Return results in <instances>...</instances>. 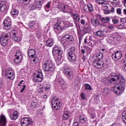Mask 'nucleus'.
Segmentation results:
<instances>
[{
  "mask_svg": "<svg viewBox=\"0 0 126 126\" xmlns=\"http://www.w3.org/2000/svg\"><path fill=\"white\" fill-rule=\"evenodd\" d=\"M108 81L111 84H114V87H112L111 90L117 95H121L125 91L126 79L122 74H117L116 73H111Z\"/></svg>",
  "mask_w": 126,
  "mask_h": 126,
  "instance_id": "obj_1",
  "label": "nucleus"
},
{
  "mask_svg": "<svg viewBox=\"0 0 126 126\" xmlns=\"http://www.w3.org/2000/svg\"><path fill=\"white\" fill-rule=\"evenodd\" d=\"M63 52L62 48L59 46H55L53 48V54L57 64H61L62 63V55H63Z\"/></svg>",
  "mask_w": 126,
  "mask_h": 126,
  "instance_id": "obj_2",
  "label": "nucleus"
},
{
  "mask_svg": "<svg viewBox=\"0 0 126 126\" xmlns=\"http://www.w3.org/2000/svg\"><path fill=\"white\" fill-rule=\"evenodd\" d=\"M42 68L44 71H50L53 72L55 68V63L50 60H46L42 64Z\"/></svg>",
  "mask_w": 126,
  "mask_h": 126,
  "instance_id": "obj_3",
  "label": "nucleus"
},
{
  "mask_svg": "<svg viewBox=\"0 0 126 126\" xmlns=\"http://www.w3.org/2000/svg\"><path fill=\"white\" fill-rule=\"evenodd\" d=\"M74 52H75V48L74 47H71L67 51V59L71 63H74L76 60V56Z\"/></svg>",
  "mask_w": 126,
  "mask_h": 126,
  "instance_id": "obj_4",
  "label": "nucleus"
},
{
  "mask_svg": "<svg viewBox=\"0 0 126 126\" xmlns=\"http://www.w3.org/2000/svg\"><path fill=\"white\" fill-rule=\"evenodd\" d=\"M63 73L67 77V79L69 80H72L73 78V72L70 69L68 68L67 67L63 66Z\"/></svg>",
  "mask_w": 126,
  "mask_h": 126,
  "instance_id": "obj_5",
  "label": "nucleus"
},
{
  "mask_svg": "<svg viewBox=\"0 0 126 126\" xmlns=\"http://www.w3.org/2000/svg\"><path fill=\"white\" fill-rule=\"evenodd\" d=\"M5 76L8 79H14L15 75H14V70H12L11 68H8L5 70Z\"/></svg>",
  "mask_w": 126,
  "mask_h": 126,
  "instance_id": "obj_6",
  "label": "nucleus"
},
{
  "mask_svg": "<svg viewBox=\"0 0 126 126\" xmlns=\"http://www.w3.org/2000/svg\"><path fill=\"white\" fill-rule=\"evenodd\" d=\"M61 101L60 99L58 97H54L53 98L52 101V106L54 109L56 110V111H58L61 109Z\"/></svg>",
  "mask_w": 126,
  "mask_h": 126,
  "instance_id": "obj_7",
  "label": "nucleus"
},
{
  "mask_svg": "<svg viewBox=\"0 0 126 126\" xmlns=\"http://www.w3.org/2000/svg\"><path fill=\"white\" fill-rule=\"evenodd\" d=\"M61 23H62V21L61 19L59 18L57 20V23L54 26V31L57 34H59V33H61L63 31V28H62Z\"/></svg>",
  "mask_w": 126,
  "mask_h": 126,
  "instance_id": "obj_8",
  "label": "nucleus"
},
{
  "mask_svg": "<svg viewBox=\"0 0 126 126\" xmlns=\"http://www.w3.org/2000/svg\"><path fill=\"white\" fill-rule=\"evenodd\" d=\"M38 73L36 75H34L33 76L32 80L34 82H41L43 80V76L42 73V71L39 70L38 71Z\"/></svg>",
  "mask_w": 126,
  "mask_h": 126,
  "instance_id": "obj_9",
  "label": "nucleus"
},
{
  "mask_svg": "<svg viewBox=\"0 0 126 126\" xmlns=\"http://www.w3.org/2000/svg\"><path fill=\"white\" fill-rule=\"evenodd\" d=\"M22 126H28L29 125H33V121L29 118H24L21 120Z\"/></svg>",
  "mask_w": 126,
  "mask_h": 126,
  "instance_id": "obj_10",
  "label": "nucleus"
},
{
  "mask_svg": "<svg viewBox=\"0 0 126 126\" xmlns=\"http://www.w3.org/2000/svg\"><path fill=\"white\" fill-rule=\"evenodd\" d=\"M8 34H2L0 38V43L2 46H5L7 44H8Z\"/></svg>",
  "mask_w": 126,
  "mask_h": 126,
  "instance_id": "obj_11",
  "label": "nucleus"
},
{
  "mask_svg": "<svg viewBox=\"0 0 126 126\" xmlns=\"http://www.w3.org/2000/svg\"><path fill=\"white\" fill-rule=\"evenodd\" d=\"M85 44H88L89 46L90 47H94V46H96V44H97V42L96 40H93L91 39V37H86L84 39Z\"/></svg>",
  "mask_w": 126,
  "mask_h": 126,
  "instance_id": "obj_12",
  "label": "nucleus"
},
{
  "mask_svg": "<svg viewBox=\"0 0 126 126\" xmlns=\"http://www.w3.org/2000/svg\"><path fill=\"white\" fill-rule=\"evenodd\" d=\"M93 65L96 67V68L100 69L102 68L104 65V63L101 61H98L96 60H94L93 61Z\"/></svg>",
  "mask_w": 126,
  "mask_h": 126,
  "instance_id": "obj_13",
  "label": "nucleus"
},
{
  "mask_svg": "<svg viewBox=\"0 0 126 126\" xmlns=\"http://www.w3.org/2000/svg\"><path fill=\"white\" fill-rule=\"evenodd\" d=\"M7 124V119L3 114H1L0 116V126H6Z\"/></svg>",
  "mask_w": 126,
  "mask_h": 126,
  "instance_id": "obj_14",
  "label": "nucleus"
},
{
  "mask_svg": "<svg viewBox=\"0 0 126 126\" xmlns=\"http://www.w3.org/2000/svg\"><path fill=\"white\" fill-rule=\"evenodd\" d=\"M10 37L12 38L15 41L19 42L20 41V37L18 36V34L15 31H12L10 32Z\"/></svg>",
  "mask_w": 126,
  "mask_h": 126,
  "instance_id": "obj_15",
  "label": "nucleus"
},
{
  "mask_svg": "<svg viewBox=\"0 0 126 126\" xmlns=\"http://www.w3.org/2000/svg\"><path fill=\"white\" fill-rule=\"evenodd\" d=\"M122 57H123V54L121 51H117L115 53V54H112V58L113 60H115V61H119V60H121L122 59Z\"/></svg>",
  "mask_w": 126,
  "mask_h": 126,
  "instance_id": "obj_16",
  "label": "nucleus"
},
{
  "mask_svg": "<svg viewBox=\"0 0 126 126\" xmlns=\"http://www.w3.org/2000/svg\"><path fill=\"white\" fill-rule=\"evenodd\" d=\"M84 10L85 12H88V11L92 12L93 11H94V7H93V5H92V4L89 3L87 5L84 6Z\"/></svg>",
  "mask_w": 126,
  "mask_h": 126,
  "instance_id": "obj_17",
  "label": "nucleus"
},
{
  "mask_svg": "<svg viewBox=\"0 0 126 126\" xmlns=\"http://www.w3.org/2000/svg\"><path fill=\"white\" fill-rule=\"evenodd\" d=\"M6 9H7V6H6V2L0 1V11H1V12H4Z\"/></svg>",
  "mask_w": 126,
  "mask_h": 126,
  "instance_id": "obj_18",
  "label": "nucleus"
},
{
  "mask_svg": "<svg viewBox=\"0 0 126 126\" xmlns=\"http://www.w3.org/2000/svg\"><path fill=\"white\" fill-rule=\"evenodd\" d=\"M5 30H9L10 29V25L11 24V20H5L3 21Z\"/></svg>",
  "mask_w": 126,
  "mask_h": 126,
  "instance_id": "obj_19",
  "label": "nucleus"
},
{
  "mask_svg": "<svg viewBox=\"0 0 126 126\" xmlns=\"http://www.w3.org/2000/svg\"><path fill=\"white\" fill-rule=\"evenodd\" d=\"M91 22L92 24L95 27H97V26H102V24L100 23L99 20L97 19H91Z\"/></svg>",
  "mask_w": 126,
  "mask_h": 126,
  "instance_id": "obj_20",
  "label": "nucleus"
},
{
  "mask_svg": "<svg viewBox=\"0 0 126 126\" xmlns=\"http://www.w3.org/2000/svg\"><path fill=\"white\" fill-rule=\"evenodd\" d=\"M107 32L106 30L98 31L96 32V35L98 37H106Z\"/></svg>",
  "mask_w": 126,
  "mask_h": 126,
  "instance_id": "obj_21",
  "label": "nucleus"
},
{
  "mask_svg": "<svg viewBox=\"0 0 126 126\" xmlns=\"http://www.w3.org/2000/svg\"><path fill=\"white\" fill-rule=\"evenodd\" d=\"M110 36L114 41H120L121 40V36L117 33H112Z\"/></svg>",
  "mask_w": 126,
  "mask_h": 126,
  "instance_id": "obj_22",
  "label": "nucleus"
},
{
  "mask_svg": "<svg viewBox=\"0 0 126 126\" xmlns=\"http://www.w3.org/2000/svg\"><path fill=\"white\" fill-rule=\"evenodd\" d=\"M87 121V117L85 115H81L78 118V121L80 124H85Z\"/></svg>",
  "mask_w": 126,
  "mask_h": 126,
  "instance_id": "obj_23",
  "label": "nucleus"
},
{
  "mask_svg": "<svg viewBox=\"0 0 126 126\" xmlns=\"http://www.w3.org/2000/svg\"><path fill=\"white\" fill-rule=\"evenodd\" d=\"M28 55L29 58H34L36 57V52L33 49H30L28 51Z\"/></svg>",
  "mask_w": 126,
  "mask_h": 126,
  "instance_id": "obj_24",
  "label": "nucleus"
},
{
  "mask_svg": "<svg viewBox=\"0 0 126 126\" xmlns=\"http://www.w3.org/2000/svg\"><path fill=\"white\" fill-rule=\"evenodd\" d=\"M72 17H73L74 23L76 24L79 22V21L80 20V17L78 16V14H72Z\"/></svg>",
  "mask_w": 126,
  "mask_h": 126,
  "instance_id": "obj_25",
  "label": "nucleus"
},
{
  "mask_svg": "<svg viewBox=\"0 0 126 126\" xmlns=\"http://www.w3.org/2000/svg\"><path fill=\"white\" fill-rule=\"evenodd\" d=\"M44 0H35L34 1V5L36 8H40L42 6L43 3V1Z\"/></svg>",
  "mask_w": 126,
  "mask_h": 126,
  "instance_id": "obj_26",
  "label": "nucleus"
},
{
  "mask_svg": "<svg viewBox=\"0 0 126 126\" xmlns=\"http://www.w3.org/2000/svg\"><path fill=\"white\" fill-rule=\"evenodd\" d=\"M63 38L68 42H73V41L74 40V39H73V37H72V35H70L69 34L65 35L63 37Z\"/></svg>",
  "mask_w": 126,
  "mask_h": 126,
  "instance_id": "obj_27",
  "label": "nucleus"
},
{
  "mask_svg": "<svg viewBox=\"0 0 126 126\" xmlns=\"http://www.w3.org/2000/svg\"><path fill=\"white\" fill-rule=\"evenodd\" d=\"M19 115V114L18 113V111H15L13 114L10 116V119H11L12 120H15L18 118Z\"/></svg>",
  "mask_w": 126,
  "mask_h": 126,
  "instance_id": "obj_28",
  "label": "nucleus"
},
{
  "mask_svg": "<svg viewBox=\"0 0 126 126\" xmlns=\"http://www.w3.org/2000/svg\"><path fill=\"white\" fill-rule=\"evenodd\" d=\"M126 18H122L121 19V24L119 25L118 28L119 29H124V26L125 25V22L126 23Z\"/></svg>",
  "mask_w": 126,
  "mask_h": 126,
  "instance_id": "obj_29",
  "label": "nucleus"
},
{
  "mask_svg": "<svg viewBox=\"0 0 126 126\" xmlns=\"http://www.w3.org/2000/svg\"><path fill=\"white\" fill-rule=\"evenodd\" d=\"M54 39L52 38H48V39L46 41V45L47 47H52L53 45H54Z\"/></svg>",
  "mask_w": 126,
  "mask_h": 126,
  "instance_id": "obj_30",
  "label": "nucleus"
},
{
  "mask_svg": "<svg viewBox=\"0 0 126 126\" xmlns=\"http://www.w3.org/2000/svg\"><path fill=\"white\" fill-rule=\"evenodd\" d=\"M22 59H23V57H15L14 59V62L15 63H19L22 62Z\"/></svg>",
  "mask_w": 126,
  "mask_h": 126,
  "instance_id": "obj_31",
  "label": "nucleus"
},
{
  "mask_svg": "<svg viewBox=\"0 0 126 126\" xmlns=\"http://www.w3.org/2000/svg\"><path fill=\"white\" fill-rule=\"evenodd\" d=\"M11 14L14 17H16L18 15V11L15 9H12L11 11Z\"/></svg>",
  "mask_w": 126,
  "mask_h": 126,
  "instance_id": "obj_32",
  "label": "nucleus"
},
{
  "mask_svg": "<svg viewBox=\"0 0 126 126\" xmlns=\"http://www.w3.org/2000/svg\"><path fill=\"white\" fill-rule=\"evenodd\" d=\"M110 20H111V19L109 17H105L101 19V21L102 23H108L110 22Z\"/></svg>",
  "mask_w": 126,
  "mask_h": 126,
  "instance_id": "obj_33",
  "label": "nucleus"
},
{
  "mask_svg": "<svg viewBox=\"0 0 126 126\" xmlns=\"http://www.w3.org/2000/svg\"><path fill=\"white\" fill-rule=\"evenodd\" d=\"M43 87L44 88V90L46 91V92H48L49 90L51 89V85H48L46 83H44L43 84Z\"/></svg>",
  "mask_w": 126,
  "mask_h": 126,
  "instance_id": "obj_34",
  "label": "nucleus"
},
{
  "mask_svg": "<svg viewBox=\"0 0 126 126\" xmlns=\"http://www.w3.org/2000/svg\"><path fill=\"white\" fill-rule=\"evenodd\" d=\"M38 102H39V100H38L37 99L33 100L31 103L32 107V108H35L36 107V106H37L38 105Z\"/></svg>",
  "mask_w": 126,
  "mask_h": 126,
  "instance_id": "obj_35",
  "label": "nucleus"
},
{
  "mask_svg": "<svg viewBox=\"0 0 126 126\" xmlns=\"http://www.w3.org/2000/svg\"><path fill=\"white\" fill-rule=\"evenodd\" d=\"M61 44L64 46V47H66L67 45H68V41L66 40V39H65L63 38V37L61 39Z\"/></svg>",
  "mask_w": 126,
  "mask_h": 126,
  "instance_id": "obj_36",
  "label": "nucleus"
},
{
  "mask_svg": "<svg viewBox=\"0 0 126 126\" xmlns=\"http://www.w3.org/2000/svg\"><path fill=\"white\" fill-rule=\"evenodd\" d=\"M15 57L23 58V56L22 55V53H21V51H20V50L16 51V54L15 55Z\"/></svg>",
  "mask_w": 126,
  "mask_h": 126,
  "instance_id": "obj_37",
  "label": "nucleus"
},
{
  "mask_svg": "<svg viewBox=\"0 0 126 126\" xmlns=\"http://www.w3.org/2000/svg\"><path fill=\"white\" fill-rule=\"evenodd\" d=\"M102 93L103 96H107L109 94V90L107 88L103 89L102 90Z\"/></svg>",
  "mask_w": 126,
  "mask_h": 126,
  "instance_id": "obj_38",
  "label": "nucleus"
},
{
  "mask_svg": "<svg viewBox=\"0 0 126 126\" xmlns=\"http://www.w3.org/2000/svg\"><path fill=\"white\" fill-rule=\"evenodd\" d=\"M63 120H67L69 118V114L67 112H64L63 116Z\"/></svg>",
  "mask_w": 126,
  "mask_h": 126,
  "instance_id": "obj_39",
  "label": "nucleus"
},
{
  "mask_svg": "<svg viewBox=\"0 0 126 126\" xmlns=\"http://www.w3.org/2000/svg\"><path fill=\"white\" fill-rule=\"evenodd\" d=\"M96 58H98V60L99 61H101V60H103V58H104V55L102 53H97L96 56Z\"/></svg>",
  "mask_w": 126,
  "mask_h": 126,
  "instance_id": "obj_40",
  "label": "nucleus"
},
{
  "mask_svg": "<svg viewBox=\"0 0 126 126\" xmlns=\"http://www.w3.org/2000/svg\"><path fill=\"white\" fill-rule=\"evenodd\" d=\"M58 8L59 9H61V10H64L65 9V5L64 4H60L58 5Z\"/></svg>",
  "mask_w": 126,
  "mask_h": 126,
  "instance_id": "obj_41",
  "label": "nucleus"
},
{
  "mask_svg": "<svg viewBox=\"0 0 126 126\" xmlns=\"http://www.w3.org/2000/svg\"><path fill=\"white\" fill-rule=\"evenodd\" d=\"M105 0H95V2L97 4H105Z\"/></svg>",
  "mask_w": 126,
  "mask_h": 126,
  "instance_id": "obj_42",
  "label": "nucleus"
},
{
  "mask_svg": "<svg viewBox=\"0 0 126 126\" xmlns=\"http://www.w3.org/2000/svg\"><path fill=\"white\" fill-rule=\"evenodd\" d=\"M59 82L60 84L63 86V85H64V80L62 77H60L59 78Z\"/></svg>",
  "mask_w": 126,
  "mask_h": 126,
  "instance_id": "obj_43",
  "label": "nucleus"
},
{
  "mask_svg": "<svg viewBox=\"0 0 126 126\" xmlns=\"http://www.w3.org/2000/svg\"><path fill=\"white\" fill-rule=\"evenodd\" d=\"M114 24H118L119 23V19L117 17H114L112 19Z\"/></svg>",
  "mask_w": 126,
  "mask_h": 126,
  "instance_id": "obj_44",
  "label": "nucleus"
},
{
  "mask_svg": "<svg viewBox=\"0 0 126 126\" xmlns=\"http://www.w3.org/2000/svg\"><path fill=\"white\" fill-rule=\"evenodd\" d=\"M29 8L30 10H34L35 8H36V6L33 4H31L29 5Z\"/></svg>",
  "mask_w": 126,
  "mask_h": 126,
  "instance_id": "obj_45",
  "label": "nucleus"
},
{
  "mask_svg": "<svg viewBox=\"0 0 126 126\" xmlns=\"http://www.w3.org/2000/svg\"><path fill=\"white\" fill-rule=\"evenodd\" d=\"M85 90H92V87L91 86L88 84H85Z\"/></svg>",
  "mask_w": 126,
  "mask_h": 126,
  "instance_id": "obj_46",
  "label": "nucleus"
},
{
  "mask_svg": "<svg viewBox=\"0 0 126 126\" xmlns=\"http://www.w3.org/2000/svg\"><path fill=\"white\" fill-rule=\"evenodd\" d=\"M35 23H36V22L32 21V22H31L29 24V27H30V28H32L33 27L34 25H35Z\"/></svg>",
  "mask_w": 126,
  "mask_h": 126,
  "instance_id": "obj_47",
  "label": "nucleus"
},
{
  "mask_svg": "<svg viewBox=\"0 0 126 126\" xmlns=\"http://www.w3.org/2000/svg\"><path fill=\"white\" fill-rule=\"evenodd\" d=\"M106 41L107 43L111 44V43H113V42H114V40L110 36L108 38L106 39Z\"/></svg>",
  "mask_w": 126,
  "mask_h": 126,
  "instance_id": "obj_48",
  "label": "nucleus"
},
{
  "mask_svg": "<svg viewBox=\"0 0 126 126\" xmlns=\"http://www.w3.org/2000/svg\"><path fill=\"white\" fill-rule=\"evenodd\" d=\"M33 59L32 61L34 62V63H37L39 62V59L37 57V55L36 57H32Z\"/></svg>",
  "mask_w": 126,
  "mask_h": 126,
  "instance_id": "obj_49",
  "label": "nucleus"
},
{
  "mask_svg": "<svg viewBox=\"0 0 126 126\" xmlns=\"http://www.w3.org/2000/svg\"><path fill=\"white\" fill-rule=\"evenodd\" d=\"M116 13L118 14V15H122V8H117Z\"/></svg>",
  "mask_w": 126,
  "mask_h": 126,
  "instance_id": "obj_50",
  "label": "nucleus"
},
{
  "mask_svg": "<svg viewBox=\"0 0 126 126\" xmlns=\"http://www.w3.org/2000/svg\"><path fill=\"white\" fill-rule=\"evenodd\" d=\"M36 37L38 38V39H40V38L42 37V33H41L40 31L36 32Z\"/></svg>",
  "mask_w": 126,
  "mask_h": 126,
  "instance_id": "obj_51",
  "label": "nucleus"
},
{
  "mask_svg": "<svg viewBox=\"0 0 126 126\" xmlns=\"http://www.w3.org/2000/svg\"><path fill=\"white\" fill-rule=\"evenodd\" d=\"M120 2L117 1L115 3H114V4H113V6H114V7H120V6H121L120 5Z\"/></svg>",
  "mask_w": 126,
  "mask_h": 126,
  "instance_id": "obj_52",
  "label": "nucleus"
},
{
  "mask_svg": "<svg viewBox=\"0 0 126 126\" xmlns=\"http://www.w3.org/2000/svg\"><path fill=\"white\" fill-rule=\"evenodd\" d=\"M101 50L102 52H104V53H106L108 51V49H107L106 46L101 47Z\"/></svg>",
  "mask_w": 126,
  "mask_h": 126,
  "instance_id": "obj_53",
  "label": "nucleus"
},
{
  "mask_svg": "<svg viewBox=\"0 0 126 126\" xmlns=\"http://www.w3.org/2000/svg\"><path fill=\"white\" fill-rule=\"evenodd\" d=\"M107 28L110 29V30H113V29H115V26L113 25H109L107 26Z\"/></svg>",
  "mask_w": 126,
  "mask_h": 126,
  "instance_id": "obj_54",
  "label": "nucleus"
},
{
  "mask_svg": "<svg viewBox=\"0 0 126 126\" xmlns=\"http://www.w3.org/2000/svg\"><path fill=\"white\" fill-rule=\"evenodd\" d=\"M121 64H123L124 68L126 67V61H125V60H121Z\"/></svg>",
  "mask_w": 126,
  "mask_h": 126,
  "instance_id": "obj_55",
  "label": "nucleus"
},
{
  "mask_svg": "<svg viewBox=\"0 0 126 126\" xmlns=\"http://www.w3.org/2000/svg\"><path fill=\"white\" fill-rule=\"evenodd\" d=\"M81 97L82 100H85V99H86V97H85V94H84V93H82L81 94Z\"/></svg>",
  "mask_w": 126,
  "mask_h": 126,
  "instance_id": "obj_56",
  "label": "nucleus"
},
{
  "mask_svg": "<svg viewBox=\"0 0 126 126\" xmlns=\"http://www.w3.org/2000/svg\"><path fill=\"white\" fill-rule=\"evenodd\" d=\"M26 87V85H24L22 86V88L21 89L20 93H22L24 91V90H25Z\"/></svg>",
  "mask_w": 126,
  "mask_h": 126,
  "instance_id": "obj_57",
  "label": "nucleus"
},
{
  "mask_svg": "<svg viewBox=\"0 0 126 126\" xmlns=\"http://www.w3.org/2000/svg\"><path fill=\"white\" fill-rule=\"evenodd\" d=\"M84 49H85V50H86V51H87L88 52H89V51H90V50H91V49L89 47H88V46H84Z\"/></svg>",
  "mask_w": 126,
  "mask_h": 126,
  "instance_id": "obj_58",
  "label": "nucleus"
},
{
  "mask_svg": "<svg viewBox=\"0 0 126 126\" xmlns=\"http://www.w3.org/2000/svg\"><path fill=\"white\" fill-rule=\"evenodd\" d=\"M45 7H46V8H50V7H51V3L48 2L45 5Z\"/></svg>",
  "mask_w": 126,
  "mask_h": 126,
  "instance_id": "obj_59",
  "label": "nucleus"
},
{
  "mask_svg": "<svg viewBox=\"0 0 126 126\" xmlns=\"http://www.w3.org/2000/svg\"><path fill=\"white\" fill-rule=\"evenodd\" d=\"M109 11H110V12H111L112 13H114L115 12V7H112Z\"/></svg>",
  "mask_w": 126,
  "mask_h": 126,
  "instance_id": "obj_60",
  "label": "nucleus"
},
{
  "mask_svg": "<svg viewBox=\"0 0 126 126\" xmlns=\"http://www.w3.org/2000/svg\"><path fill=\"white\" fill-rule=\"evenodd\" d=\"M81 24L82 25H85V20H84V19H82L81 20Z\"/></svg>",
  "mask_w": 126,
  "mask_h": 126,
  "instance_id": "obj_61",
  "label": "nucleus"
},
{
  "mask_svg": "<svg viewBox=\"0 0 126 126\" xmlns=\"http://www.w3.org/2000/svg\"><path fill=\"white\" fill-rule=\"evenodd\" d=\"M110 13H111V12L110 11V10L109 9H107V11L104 12V14H110Z\"/></svg>",
  "mask_w": 126,
  "mask_h": 126,
  "instance_id": "obj_62",
  "label": "nucleus"
},
{
  "mask_svg": "<svg viewBox=\"0 0 126 126\" xmlns=\"http://www.w3.org/2000/svg\"><path fill=\"white\" fill-rule=\"evenodd\" d=\"M73 126H79L78 125V123L75 122L73 124Z\"/></svg>",
  "mask_w": 126,
  "mask_h": 126,
  "instance_id": "obj_63",
  "label": "nucleus"
},
{
  "mask_svg": "<svg viewBox=\"0 0 126 126\" xmlns=\"http://www.w3.org/2000/svg\"><path fill=\"white\" fill-rule=\"evenodd\" d=\"M47 98H48V95L46 94H44L43 95V99H44V100H46V99H47Z\"/></svg>",
  "mask_w": 126,
  "mask_h": 126,
  "instance_id": "obj_64",
  "label": "nucleus"
}]
</instances>
